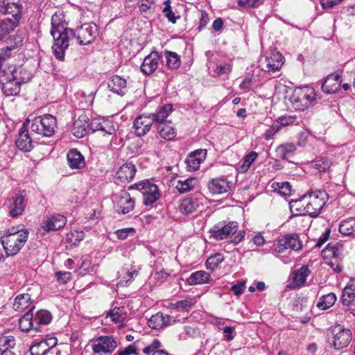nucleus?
I'll use <instances>...</instances> for the list:
<instances>
[{"label":"nucleus","instance_id":"obj_1","mask_svg":"<svg viewBox=\"0 0 355 355\" xmlns=\"http://www.w3.org/2000/svg\"><path fill=\"white\" fill-rule=\"evenodd\" d=\"M58 15L52 17L51 34L54 39L53 52L55 57L60 61H63L64 59V53L69 47L70 40L76 37L80 45H87L92 43L98 35L97 26L94 23L84 24L73 31L71 28L64 27L62 24L58 23Z\"/></svg>","mask_w":355,"mask_h":355},{"label":"nucleus","instance_id":"obj_2","mask_svg":"<svg viewBox=\"0 0 355 355\" xmlns=\"http://www.w3.org/2000/svg\"><path fill=\"white\" fill-rule=\"evenodd\" d=\"M27 230L9 229L5 235L1 237V243L7 256L17 254L24 245L28 238Z\"/></svg>","mask_w":355,"mask_h":355},{"label":"nucleus","instance_id":"obj_3","mask_svg":"<svg viewBox=\"0 0 355 355\" xmlns=\"http://www.w3.org/2000/svg\"><path fill=\"white\" fill-rule=\"evenodd\" d=\"M34 307L30 309L19 319V327L22 331H28L31 329L40 331L41 325H47L52 320L51 313L46 310H39L33 313Z\"/></svg>","mask_w":355,"mask_h":355},{"label":"nucleus","instance_id":"obj_4","mask_svg":"<svg viewBox=\"0 0 355 355\" xmlns=\"http://www.w3.org/2000/svg\"><path fill=\"white\" fill-rule=\"evenodd\" d=\"M26 76H18L12 73L11 67L1 71L0 75V84L3 94L7 96H17L20 92L21 83H27L31 79V73H25Z\"/></svg>","mask_w":355,"mask_h":355},{"label":"nucleus","instance_id":"obj_5","mask_svg":"<svg viewBox=\"0 0 355 355\" xmlns=\"http://www.w3.org/2000/svg\"><path fill=\"white\" fill-rule=\"evenodd\" d=\"M327 193L324 191L318 190L304 195L302 202L304 213L311 217H316L320 213L327 202Z\"/></svg>","mask_w":355,"mask_h":355},{"label":"nucleus","instance_id":"obj_6","mask_svg":"<svg viewBox=\"0 0 355 355\" xmlns=\"http://www.w3.org/2000/svg\"><path fill=\"white\" fill-rule=\"evenodd\" d=\"M315 100V92L310 87L295 88L289 98L293 107L301 111L310 107Z\"/></svg>","mask_w":355,"mask_h":355},{"label":"nucleus","instance_id":"obj_7","mask_svg":"<svg viewBox=\"0 0 355 355\" xmlns=\"http://www.w3.org/2000/svg\"><path fill=\"white\" fill-rule=\"evenodd\" d=\"M57 120L55 116L47 114L35 117L31 123V131L44 137H51L55 132Z\"/></svg>","mask_w":355,"mask_h":355},{"label":"nucleus","instance_id":"obj_8","mask_svg":"<svg viewBox=\"0 0 355 355\" xmlns=\"http://www.w3.org/2000/svg\"><path fill=\"white\" fill-rule=\"evenodd\" d=\"M137 189L143 195V202L146 206L152 205L161 196L158 187L148 180L132 184L129 189Z\"/></svg>","mask_w":355,"mask_h":355},{"label":"nucleus","instance_id":"obj_9","mask_svg":"<svg viewBox=\"0 0 355 355\" xmlns=\"http://www.w3.org/2000/svg\"><path fill=\"white\" fill-rule=\"evenodd\" d=\"M238 229L239 224L236 221H230L227 223H218L209 230V238L216 241L227 239L235 234Z\"/></svg>","mask_w":355,"mask_h":355},{"label":"nucleus","instance_id":"obj_10","mask_svg":"<svg viewBox=\"0 0 355 355\" xmlns=\"http://www.w3.org/2000/svg\"><path fill=\"white\" fill-rule=\"evenodd\" d=\"M352 340V333L348 329L341 326L335 327L331 331L328 341L336 349H341L346 347Z\"/></svg>","mask_w":355,"mask_h":355},{"label":"nucleus","instance_id":"obj_11","mask_svg":"<svg viewBox=\"0 0 355 355\" xmlns=\"http://www.w3.org/2000/svg\"><path fill=\"white\" fill-rule=\"evenodd\" d=\"M117 347L115 338L110 336H101L93 340L92 348L94 354L107 355L112 354Z\"/></svg>","mask_w":355,"mask_h":355},{"label":"nucleus","instance_id":"obj_12","mask_svg":"<svg viewBox=\"0 0 355 355\" xmlns=\"http://www.w3.org/2000/svg\"><path fill=\"white\" fill-rule=\"evenodd\" d=\"M302 248V243L300 241L299 236L297 234H288L277 241L275 245V251L283 252L286 250L291 249L295 251H299Z\"/></svg>","mask_w":355,"mask_h":355},{"label":"nucleus","instance_id":"obj_13","mask_svg":"<svg viewBox=\"0 0 355 355\" xmlns=\"http://www.w3.org/2000/svg\"><path fill=\"white\" fill-rule=\"evenodd\" d=\"M114 202L116 204V211L123 214L129 213L135 207L134 200L130 197V193L125 190H121L114 196Z\"/></svg>","mask_w":355,"mask_h":355},{"label":"nucleus","instance_id":"obj_14","mask_svg":"<svg viewBox=\"0 0 355 355\" xmlns=\"http://www.w3.org/2000/svg\"><path fill=\"white\" fill-rule=\"evenodd\" d=\"M232 182L225 177L213 178L207 184L209 191L213 194L227 193L231 189Z\"/></svg>","mask_w":355,"mask_h":355},{"label":"nucleus","instance_id":"obj_15","mask_svg":"<svg viewBox=\"0 0 355 355\" xmlns=\"http://www.w3.org/2000/svg\"><path fill=\"white\" fill-rule=\"evenodd\" d=\"M206 150L198 149L189 154L185 159L187 168L189 171H197L206 157Z\"/></svg>","mask_w":355,"mask_h":355},{"label":"nucleus","instance_id":"obj_16","mask_svg":"<svg viewBox=\"0 0 355 355\" xmlns=\"http://www.w3.org/2000/svg\"><path fill=\"white\" fill-rule=\"evenodd\" d=\"M153 124L150 114H141L138 116L134 122L135 132L137 136L142 137L146 135Z\"/></svg>","mask_w":355,"mask_h":355},{"label":"nucleus","instance_id":"obj_17","mask_svg":"<svg viewBox=\"0 0 355 355\" xmlns=\"http://www.w3.org/2000/svg\"><path fill=\"white\" fill-rule=\"evenodd\" d=\"M160 58V55L157 52H152L144 58L140 67L141 71L146 75L153 73L157 69Z\"/></svg>","mask_w":355,"mask_h":355},{"label":"nucleus","instance_id":"obj_18","mask_svg":"<svg viewBox=\"0 0 355 355\" xmlns=\"http://www.w3.org/2000/svg\"><path fill=\"white\" fill-rule=\"evenodd\" d=\"M67 218L61 214H55L48 217L42 223V228L46 231L58 230L66 225Z\"/></svg>","mask_w":355,"mask_h":355},{"label":"nucleus","instance_id":"obj_19","mask_svg":"<svg viewBox=\"0 0 355 355\" xmlns=\"http://www.w3.org/2000/svg\"><path fill=\"white\" fill-rule=\"evenodd\" d=\"M89 130V120L85 114L79 116L78 119L75 121L73 128L72 133L77 138L83 137Z\"/></svg>","mask_w":355,"mask_h":355},{"label":"nucleus","instance_id":"obj_20","mask_svg":"<svg viewBox=\"0 0 355 355\" xmlns=\"http://www.w3.org/2000/svg\"><path fill=\"white\" fill-rule=\"evenodd\" d=\"M24 198L21 194H17L9 199V215L12 218H16L21 215L24 210Z\"/></svg>","mask_w":355,"mask_h":355},{"label":"nucleus","instance_id":"obj_21","mask_svg":"<svg viewBox=\"0 0 355 355\" xmlns=\"http://www.w3.org/2000/svg\"><path fill=\"white\" fill-rule=\"evenodd\" d=\"M135 166L130 162L123 164L116 171V178L121 182H130L135 175Z\"/></svg>","mask_w":355,"mask_h":355},{"label":"nucleus","instance_id":"obj_22","mask_svg":"<svg viewBox=\"0 0 355 355\" xmlns=\"http://www.w3.org/2000/svg\"><path fill=\"white\" fill-rule=\"evenodd\" d=\"M110 89L119 95L123 96L126 92V80L119 76H112L107 81Z\"/></svg>","mask_w":355,"mask_h":355},{"label":"nucleus","instance_id":"obj_23","mask_svg":"<svg viewBox=\"0 0 355 355\" xmlns=\"http://www.w3.org/2000/svg\"><path fill=\"white\" fill-rule=\"evenodd\" d=\"M69 167L73 169H81L85 167V162L83 155L76 149H71L67 155Z\"/></svg>","mask_w":355,"mask_h":355},{"label":"nucleus","instance_id":"obj_24","mask_svg":"<svg viewBox=\"0 0 355 355\" xmlns=\"http://www.w3.org/2000/svg\"><path fill=\"white\" fill-rule=\"evenodd\" d=\"M198 207L199 202L197 198H186L180 200L178 210L182 214L189 215L194 212Z\"/></svg>","mask_w":355,"mask_h":355},{"label":"nucleus","instance_id":"obj_25","mask_svg":"<svg viewBox=\"0 0 355 355\" xmlns=\"http://www.w3.org/2000/svg\"><path fill=\"white\" fill-rule=\"evenodd\" d=\"M173 110V105L171 104H166L163 106L159 107L157 112L154 114H150V116L153 119V123L155 126L161 124V123H166L169 121H166V118Z\"/></svg>","mask_w":355,"mask_h":355},{"label":"nucleus","instance_id":"obj_26","mask_svg":"<svg viewBox=\"0 0 355 355\" xmlns=\"http://www.w3.org/2000/svg\"><path fill=\"white\" fill-rule=\"evenodd\" d=\"M16 145L19 149L24 152H29L33 148L32 140L28 130L24 126L19 131Z\"/></svg>","mask_w":355,"mask_h":355},{"label":"nucleus","instance_id":"obj_27","mask_svg":"<svg viewBox=\"0 0 355 355\" xmlns=\"http://www.w3.org/2000/svg\"><path fill=\"white\" fill-rule=\"evenodd\" d=\"M341 77L340 75L331 74L329 76L322 85V89L327 94L336 93L340 87Z\"/></svg>","mask_w":355,"mask_h":355},{"label":"nucleus","instance_id":"obj_28","mask_svg":"<svg viewBox=\"0 0 355 355\" xmlns=\"http://www.w3.org/2000/svg\"><path fill=\"white\" fill-rule=\"evenodd\" d=\"M284 56L279 52H274L266 58V68L268 71L275 72L279 70L284 64Z\"/></svg>","mask_w":355,"mask_h":355},{"label":"nucleus","instance_id":"obj_29","mask_svg":"<svg viewBox=\"0 0 355 355\" xmlns=\"http://www.w3.org/2000/svg\"><path fill=\"white\" fill-rule=\"evenodd\" d=\"M198 187L199 181L193 177H190L183 180H178L175 186L177 190L181 193L189 192Z\"/></svg>","mask_w":355,"mask_h":355},{"label":"nucleus","instance_id":"obj_30","mask_svg":"<svg viewBox=\"0 0 355 355\" xmlns=\"http://www.w3.org/2000/svg\"><path fill=\"white\" fill-rule=\"evenodd\" d=\"M156 129L159 137L165 140H171L176 135V131L171 125V121L161 123L156 126Z\"/></svg>","mask_w":355,"mask_h":355},{"label":"nucleus","instance_id":"obj_31","mask_svg":"<svg viewBox=\"0 0 355 355\" xmlns=\"http://www.w3.org/2000/svg\"><path fill=\"white\" fill-rule=\"evenodd\" d=\"M210 281V275L204 270H198L191 273L190 277L187 279V282L189 285L204 284L209 283Z\"/></svg>","mask_w":355,"mask_h":355},{"label":"nucleus","instance_id":"obj_32","mask_svg":"<svg viewBox=\"0 0 355 355\" xmlns=\"http://www.w3.org/2000/svg\"><path fill=\"white\" fill-rule=\"evenodd\" d=\"M310 271L307 266H302L299 270L295 271L292 275V284L293 288L302 286L309 275Z\"/></svg>","mask_w":355,"mask_h":355},{"label":"nucleus","instance_id":"obj_33","mask_svg":"<svg viewBox=\"0 0 355 355\" xmlns=\"http://www.w3.org/2000/svg\"><path fill=\"white\" fill-rule=\"evenodd\" d=\"M257 157L258 153L255 151H251L250 153L245 155L237 164L236 170L238 172L241 173H246Z\"/></svg>","mask_w":355,"mask_h":355},{"label":"nucleus","instance_id":"obj_34","mask_svg":"<svg viewBox=\"0 0 355 355\" xmlns=\"http://www.w3.org/2000/svg\"><path fill=\"white\" fill-rule=\"evenodd\" d=\"M17 24L16 19H10L9 16L0 19V40L13 31Z\"/></svg>","mask_w":355,"mask_h":355},{"label":"nucleus","instance_id":"obj_35","mask_svg":"<svg viewBox=\"0 0 355 355\" xmlns=\"http://www.w3.org/2000/svg\"><path fill=\"white\" fill-rule=\"evenodd\" d=\"M0 12L4 15H10V19H16V22L19 23L21 18V8L17 4L14 3L4 4L0 9Z\"/></svg>","mask_w":355,"mask_h":355},{"label":"nucleus","instance_id":"obj_36","mask_svg":"<svg viewBox=\"0 0 355 355\" xmlns=\"http://www.w3.org/2000/svg\"><path fill=\"white\" fill-rule=\"evenodd\" d=\"M15 345V339L13 336H2L0 337V354L15 355L10 349Z\"/></svg>","mask_w":355,"mask_h":355},{"label":"nucleus","instance_id":"obj_37","mask_svg":"<svg viewBox=\"0 0 355 355\" xmlns=\"http://www.w3.org/2000/svg\"><path fill=\"white\" fill-rule=\"evenodd\" d=\"M31 303V297L28 293L19 294L15 298L13 308L15 311H23L28 308Z\"/></svg>","mask_w":355,"mask_h":355},{"label":"nucleus","instance_id":"obj_38","mask_svg":"<svg viewBox=\"0 0 355 355\" xmlns=\"http://www.w3.org/2000/svg\"><path fill=\"white\" fill-rule=\"evenodd\" d=\"M339 232L345 236L355 235V217L343 220L339 225Z\"/></svg>","mask_w":355,"mask_h":355},{"label":"nucleus","instance_id":"obj_39","mask_svg":"<svg viewBox=\"0 0 355 355\" xmlns=\"http://www.w3.org/2000/svg\"><path fill=\"white\" fill-rule=\"evenodd\" d=\"M164 58L166 65L169 69L175 70L180 67V58L176 53L166 50L164 51Z\"/></svg>","mask_w":355,"mask_h":355},{"label":"nucleus","instance_id":"obj_40","mask_svg":"<svg viewBox=\"0 0 355 355\" xmlns=\"http://www.w3.org/2000/svg\"><path fill=\"white\" fill-rule=\"evenodd\" d=\"M121 274L122 277L120 279L119 284L123 286H126L134 280L135 277L138 274V271L132 267L131 268L124 267L121 270Z\"/></svg>","mask_w":355,"mask_h":355},{"label":"nucleus","instance_id":"obj_41","mask_svg":"<svg viewBox=\"0 0 355 355\" xmlns=\"http://www.w3.org/2000/svg\"><path fill=\"white\" fill-rule=\"evenodd\" d=\"M162 344L159 340L155 339L148 346L144 347L143 352L146 354L151 355H169L166 352L161 349Z\"/></svg>","mask_w":355,"mask_h":355},{"label":"nucleus","instance_id":"obj_42","mask_svg":"<svg viewBox=\"0 0 355 355\" xmlns=\"http://www.w3.org/2000/svg\"><path fill=\"white\" fill-rule=\"evenodd\" d=\"M296 150V148L293 144H286L279 146L277 149L279 157L283 159L291 158Z\"/></svg>","mask_w":355,"mask_h":355},{"label":"nucleus","instance_id":"obj_43","mask_svg":"<svg viewBox=\"0 0 355 355\" xmlns=\"http://www.w3.org/2000/svg\"><path fill=\"white\" fill-rule=\"evenodd\" d=\"M336 301V296L334 293L322 296L317 306L321 310H326L331 307Z\"/></svg>","mask_w":355,"mask_h":355},{"label":"nucleus","instance_id":"obj_44","mask_svg":"<svg viewBox=\"0 0 355 355\" xmlns=\"http://www.w3.org/2000/svg\"><path fill=\"white\" fill-rule=\"evenodd\" d=\"M49 352V348L45 345L43 339L35 340L30 348L31 355H45Z\"/></svg>","mask_w":355,"mask_h":355},{"label":"nucleus","instance_id":"obj_45","mask_svg":"<svg viewBox=\"0 0 355 355\" xmlns=\"http://www.w3.org/2000/svg\"><path fill=\"white\" fill-rule=\"evenodd\" d=\"M158 0H141L139 3V11L141 13H153L157 8Z\"/></svg>","mask_w":355,"mask_h":355},{"label":"nucleus","instance_id":"obj_46","mask_svg":"<svg viewBox=\"0 0 355 355\" xmlns=\"http://www.w3.org/2000/svg\"><path fill=\"white\" fill-rule=\"evenodd\" d=\"M148 326L155 329H159L166 327L163 313H157L150 317L148 322Z\"/></svg>","mask_w":355,"mask_h":355},{"label":"nucleus","instance_id":"obj_47","mask_svg":"<svg viewBox=\"0 0 355 355\" xmlns=\"http://www.w3.org/2000/svg\"><path fill=\"white\" fill-rule=\"evenodd\" d=\"M224 261V257L220 253L209 257L206 261V267L208 270H214Z\"/></svg>","mask_w":355,"mask_h":355},{"label":"nucleus","instance_id":"obj_48","mask_svg":"<svg viewBox=\"0 0 355 355\" xmlns=\"http://www.w3.org/2000/svg\"><path fill=\"white\" fill-rule=\"evenodd\" d=\"M331 166V161L327 157H320L313 162V166L320 172H325Z\"/></svg>","mask_w":355,"mask_h":355},{"label":"nucleus","instance_id":"obj_49","mask_svg":"<svg viewBox=\"0 0 355 355\" xmlns=\"http://www.w3.org/2000/svg\"><path fill=\"white\" fill-rule=\"evenodd\" d=\"M107 318H110L115 323L122 322L125 320V314L123 310L119 307H114L107 314Z\"/></svg>","mask_w":355,"mask_h":355},{"label":"nucleus","instance_id":"obj_50","mask_svg":"<svg viewBox=\"0 0 355 355\" xmlns=\"http://www.w3.org/2000/svg\"><path fill=\"white\" fill-rule=\"evenodd\" d=\"M116 128L113 124V122L108 120L105 119L103 121H102L101 123V129L100 132L102 133V135L105 136L106 135H110V136H116Z\"/></svg>","mask_w":355,"mask_h":355},{"label":"nucleus","instance_id":"obj_51","mask_svg":"<svg viewBox=\"0 0 355 355\" xmlns=\"http://www.w3.org/2000/svg\"><path fill=\"white\" fill-rule=\"evenodd\" d=\"M85 238V234L82 231L70 232L67 235V241L72 245H77L78 243Z\"/></svg>","mask_w":355,"mask_h":355},{"label":"nucleus","instance_id":"obj_52","mask_svg":"<svg viewBox=\"0 0 355 355\" xmlns=\"http://www.w3.org/2000/svg\"><path fill=\"white\" fill-rule=\"evenodd\" d=\"M354 298L355 291H354V289H352L349 286L347 285L343 291V304L344 305L349 306Z\"/></svg>","mask_w":355,"mask_h":355},{"label":"nucleus","instance_id":"obj_53","mask_svg":"<svg viewBox=\"0 0 355 355\" xmlns=\"http://www.w3.org/2000/svg\"><path fill=\"white\" fill-rule=\"evenodd\" d=\"M322 253L326 256L337 259L340 255V250L338 243H329Z\"/></svg>","mask_w":355,"mask_h":355},{"label":"nucleus","instance_id":"obj_54","mask_svg":"<svg viewBox=\"0 0 355 355\" xmlns=\"http://www.w3.org/2000/svg\"><path fill=\"white\" fill-rule=\"evenodd\" d=\"M164 4V8L162 10V12L170 22L175 24L176 22L177 17L175 16V14L171 10V1L166 0Z\"/></svg>","mask_w":355,"mask_h":355},{"label":"nucleus","instance_id":"obj_55","mask_svg":"<svg viewBox=\"0 0 355 355\" xmlns=\"http://www.w3.org/2000/svg\"><path fill=\"white\" fill-rule=\"evenodd\" d=\"M232 71V65L229 63L217 64L214 72L216 76H220L223 74H229Z\"/></svg>","mask_w":355,"mask_h":355},{"label":"nucleus","instance_id":"obj_56","mask_svg":"<svg viewBox=\"0 0 355 355\" xmlns=\"http://www.w3.org/2000/svg\"><path fill=\"white\" fill-rule=\"evenodd\" d=\"M279 193L284 197L291 196L292 193L291 185L288 182L277 183Z\"/></svg>","mask_w":355,"mask_h":355},{"label":"nucleus","instance_id":"obj_57","mask_svg":"<svg viewBox=\"0 0 355 355\" xmlns=\"http://www.w3.org/2000/svg\"><path fill=\"white\" fill-rule=\"evenodd\" d=\"M193 304H194V303H193L190 300H183L178 301L175 303H171V309L188 310Z\"/></svg>","mask_w":355,"mask_h":355},{"label":"nucleus","instance_id":"obj_58","mask_svg":"<svg viewBox=\"0 0 355 355\" xmlns=\"http://www.w3.org/2000/svg\"><path fill=\"white\" fill-rule=\"evenodd\" d=\"M296 116H282L279 118H278L277 121V123L279 124V125H281V128L282 127L288 126L290 125L293 124L296 121Z\"/></svg>","mask_w":355,"mask_h":355},{"label":"nucleus","instance_id":"obj_59","mask_svg":"<svg viewBox=\"0 0 355 355\" xmlns=\"http://www.w3.org/2000/svg\"><path fill=\"white\" fill-rule=\"evenodd\" d=\"M281 129V125L278 123H273L265 132L264 138L266 140H270L273 139L274 135L277 133Z\"/></svg>","mask_w":355,"mask_h":355},{"label":"nucleus","instance_id":"obj_60","mask_svg":"<svg viewBox=\"0 0 355 355\" xmlns=\"http://www.w3.org/2000/svg\"><path fill=\"white\" fill-rule=\"evenodd\" d=\"M135 232L134 228L128 227L118 230L115 232V234L117 238L121 240L125 239L130 234H134Z\"/></svg>","mask_w":355,"mask_h":355},{"label":"nucleus","instance_id":"obj_61","mask_svg":"<svg viewBox=\"0 0 355 355\" xmlns=\"http://www.w3.org/2000/svg\"><path fill=\"white\" fill-rule=\"evenodd\" d=\"M137 347L135 343L130 345L125 349L120 350L117 352V355H132V354H137Z\"/></svg>","mask_w":355,"mask_h":355},{"label":"nucleus","instance_id":"obj_62","mask_svg":"<svg viewBox=\"0 0 355 355\" xmlns=\"http://www.w3.org/2000/svg\"><path fill=\"white\" fill-rule=\"evenodd\" d=\"M57 280L62 284H67L71 278V274L69 272H57L55 273Z\"/></svg>","mask_w":355,"mask_h":355},{"label":"nucleus","instance_id":"obj_63","mask_svg":"<svg viewBox=\"0 0 355 355\" xmlns=\"http://www.w3.org/2000/svg\"><path fill=\"white\" fill-rule=\"evenodd\" d=\"M263 0H239V5L243 7H257Z\"/></svg>","mask_w":355,"mask_h":355},{"label":"nucleus","instance_id":"obj_64","mask_svg":"<svg viewBox=\"0 0 355 355\" xmlns=\"http://www.w3.org/2000/svg\"><path fill=\"white\" fill-rule=\"evenodd\" d=\"M105 119H92V121H89V130H92V132H100L101 129V123Z\"/></svg>","mask_w":355,"mask_h":355}]
</instances>
